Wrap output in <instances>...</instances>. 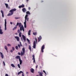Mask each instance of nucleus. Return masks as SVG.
Instances as JSON below:
<instances>
[{"instance_id":"1","label":"nucleus","mask_w":76,"mask_h":76,"mask_svg":"<svg viewBox=\"0 0 76 76\" xmlns=\"http://www.w3.org/2000/svg\"><path fill=\"white\" fill-rule=\"evenodd\" d=\"M16 9L15 8H14L13 9H12L10 10L9 11L10 12L9 13V14H8L7 16H11L13 14L14 12H15V11H16Z\"/></svg>"},{"instance_id":"2","label":"nucleus","mask_w":76,"mask_h":76,"mask_svg":"<svg viewBox=\"0 0 76 76\" xmlns=\"http://www.w3.org/2000/svg\"><path fill=\"white\" fill-rule=\"evenodd\" d=\"M28 16V15H26L25 16V22L24 23V28H26V20H27V18Z\"/></svg>"},{"instance_id":"3","label":"nucleus","mask_w":76,"mask_h":76,"mask_svg":"<svg viewBox=\"0 0 76 76\" xmlns=\"http://www.w3.org/2000/svg\"><path fill=\"white\" fill-rule=\"evenodd\" d=\"M25 53V48H22V51L21 52V56H24Z\"/></svg>"},{"instance_id":"4","label":"nucleus","mask_w":76,"mask_h":76,"mask_svg":"<svg viewBox=\"0 0 76 76\" xmlns=\"http://www.w3.org/2000/svg\"><path fill=\"white\" fill-rule=\"evenodd\" d=\"M33 48H34V49L36 48V42L35 41H34V42L33 44Z\"/></svg>"},{"instance_id":"5","label":"nucleus","mask_w":76,"mask_h":76,"mask_svg":"<svg viewBox=\"0 0 76 76\" xmlns=\"http://www.w3.org/2000/svg\"><path fill=\"white\" fill-rule=\"evenodd\" d=\"M20 31H23V32H24V27L23 25H22L21 26L20 28Z\"/></svg>"},{"instance_id":"6","label":"nucleus","mask_w":76,"mask_h":76,"mask_svg":"<svg viewBox=\"0 0 76 76\" xmlns=\"http://www.w3.org/2000/svg\"><path fill=\"white\" fill-rule=\"evenodd\" d=\"M32 57H33L32 60H34L33 63H35V55H33L32 56Z\"/></svg>"},{"instance_id":"7","label":"nucleus","mask_w":76,"mask_h":76,"mask_svg":"<svg viewBox=\"0 0 76 76\" xmlns=\"http://www.w3.org/2000/svg\"><path fill=\"white\" fill-rule=\"evenodd\" d=\"M5 30H6V24L7 23H6V19H5Z\"/></svg>"},{"instance_id":"8","label":"nucleus","mask_w":76,"mask_h":76,"mask_svg":"<svg viewBox=\"0 0 76 76\" xmlns=\"http://www.w3.org/2000/svg\"><path fill=\"white\" fill-rule=\"evenodd\" d=\"M22 10L24 13H25L26 12V8H23L22 9Z\"/></svg>"},{"instance_id":"9","label":"nucleus","mask_w":76,"mask_h":76,"mask_svg":"<svg viewBox=\"0 0 76 76\" xmlns=\"http://www.w3.org/2000/svg\"><path fill=\"white\" fill-rule=\"evenodd\" d=\"M1 56V57L2 58H4V56H3V53H1V52L0 53Z\"/></svg>"},{"instance_id":"10","label":"nucleus","mask_w":76,"mask_h":76,"mask_svg":"<svg viewBox=\"0 0 76 76\" xmlns=\"http://www.w3.org/2000/svg\"><path fill=\"white\" fill-rule=\"evenodd\" d=\"M30 71L31 73H34V69H33V68H31L30 69Z\"/></svg>"},{"instance_id":"11","label":"nucleus","mask_w":76,"mask_h":76,"mask_svg":"<svg viewBox=\"0 0 76 76\" xmlns=\"http://www.w3.org/2000/svg\"><path fill=\"white\" fill-rule=\"evenodd\" d=\"M15 39H17V40L18 41H19V37H18L16 36L15 37Z\"/></svg>"},{"instance_id":"12","label":"nucleus","mask_w":76,"mask_h":76,"mask_svg":"<svg viewBox=\"0 0 76 76\" xmlns=\"http://www.w3.org/2000/svg\"><path fill=\"white\" fill-rule=\"evenodd\" d=\"M19 61H20V64L21 65L22 63V61L21 60V59H20V58H19Z\"/></svg>"},{"instance_id":"13","label":"nucleus","mask_w":76,"mask_h":76,"mask_svg":"<svg viewBox=\"0 0 76 76\" xmlns=\"http://www.w3.org/2000/svg\"><path fill=\"white\" fill-rule=\"evenodd\" d=\"M41 39H42V37H41V36H40L38 38V42H39V41H40Z\"/></svg>"},{"instance_id":"14","label":"nucleus","mask_w":76,"mask_h":76,"mask_svg":"<svg viewBox=\"0 0 76 76\" xmlns=\"http://www.w3.org/2000/svg\"><path fill=\"white\" fill-rule=\"evenodd\" d=\"M25 7V5L23 4H22L21 6H19V8H23Z\"/></svg>"},{"instance_id":"15","label":"nucleus","mask_w":76,"mask_h":76,"mask_svg":"<svg viewBox=\"0 0 76 76\" xmlns=\"http://www.w3.org/2000/svg\"><path fill=\"white\" fill-rule=\"evenodd\" d=\"M22 37H23V40H24V41H26V37H25V36L24 35H23Z\"/></svg>"},{"instance_id":"16","label":"nucleus","mask_w":76,"mask_h":76,"mask_svg":"<svg viewBox=\"0 0 76 76\" xmlns=\"http://www.w3.org/2000/svg\"><path fill=\"white\" fill-rule=\"evenodd\" d=\"M28 49L29 50L30 52H31V51H32V50L31 49V46L30 45H29Z\"/></svg>"},{"instance_id":"17","label":"nucleus","mask_w":76,"mask_h":76,"mask_svg":"<svg viewBox=\"0 0 76 76\" xmlns=\"http://www.w3.org/2000/svg\"><path fill=\"white\" fill-rule=\"evenodd\" d=\"M31 30H30L28 33V35H31Z\"/></svg>"},{"instance_id":"18","label":"nucleus","mask_w":76,"mask_h":76,"mask_svg":"<svg viewBox=\"0 0 76 76\" xmlns=\"http://www.w3.org/2000/svg\"><path fill=\"white\" fill-rule=\"evenodd\" d=\"M5 4L7 9V8H8V7H9V5H8V4Z\"/></svg>"},{"instance_id":"19","label":"nucleus","mask_w":76,"mask_h":76,"mask_svg":"<svg viewBox=\"0 0 76 76\" xmlns=\"http://www.w3.org/2000/svg\"><path fill=\"white\" fill-rule=\"evenodd\" d=\"M3 32H2V30L1 29H0V34H3Z\"/></svg>"},{"instance_id":"20","label":"nucleus","mask_w":76,"mask_h":76,"mask_svg":"<svg viewBox=\"0 0 76 76\" xmlns=\"http://www.w3.org/2000/svg\"><path fill=\"white\" fill-rule=\"evenodd\" d=\"M26 15H30L31 14L30 13V12H29V11H27L26 12Z\"/></svg>"},{"instance_id":"21","label":"nucleus","mask_w":76,"mask_h":76,"mask_svg":"<svg viewBox=\"0 0 76 76\" xmlns=\"http://www.w3.org/2000/svg\"><path fill=\"white\" fill-rule=\"evenodd\" d=\"M15 59H18L19 58V56H17L15 57Z\"/></svg>"},{"instance_id":"22","label":"nucleus","mask_w":76,"mask_h":76,"mask_svg":"<svg viewBox=\"0 0 76 76\" xmlns=\"http://www.w3.org/2000/svg\"><path fill=\"white\" fill-rule=\"evenodd\" d=\"M45 47V46H44V45H43L42 46V49H43L44 50L45 48L44 47Z\"/></svg>"},{"instance_id":"23","label":"nucleus","mask_w":76,"mask_h":76,"mask_svg":"<svg viewBox=\"0 0 76 76\" xmlns=\"http://www.w3.org/2000/svg\"><path fill=\"white\" fill-rule=\"evenodd\" d=\"M4 48L7 51V48L6 46H5Z\"/></svg>"},{"instance_id":"24","label":"nucleus","mask_w":76,"mask_h":76,"mask_svg":"<svg viewBox=\"0 0 76 76\" xmlns=\"http://www.w3.org/2000/svg\"><path fill=\"white\" fill-rule=\"evenodd\" d=\"M17 28V26H15L14 27V28L13 29V31H14V30H15Z\"/></svg>"},{"instance_id":"25","label":"nucleus","mask_w":76,"mask_h":76,"mask_svg":"<svg viewBox=\"0 0 76 76\" xmlns=\"http://www.w3.org/2000/svg\"><path fill=\"white\" fill-rule=\"evenodd\" d=\"M26 39L28 42V43H30V40H29V39H28V38H27Z\"/></svg>"},{"instance_id":"26","label":"nucleus","mask_w":76,"mask_h":76,"mask_svg":"<svg viewBox=\"0 0 76 76\" xmlns=\"http://www.w3.org/2000/svg\"><path fill=\"white\" fill-rule=\"evenodd\" d=\"M11 66H12V67H15V65H14V64H11Z\"/></svg>"},{"instance_id":"27","label":"nucleus","mask_w":76,"mask_h":76,"mask_svg":"<svg viewBox=\"0 0 76 76\" xmlns=\"http://www.w3.org/2000/svg\"><path fill=\"white\" fill-rule=\"evenodd\" d=\"M39 75L40 76H42V73L41 72L40 73H39Z\"/></svg>"},{"instance_id":"28","label":"nucleus","mask_w":76,"mask_h":76,"mask_svg":"<svg viewBox=\"0 0 76 76\" xmlns=\"http://www.w3.org/2000/svg\"><path fill=\"white\" fill-rule=\"evenodd\" d=\"M20 45H19V46H21V47H22V44L21 43V42H20Z\"/></svg>"},{"instance_id":"29","label":"nucleus","mask_w":76,"mask_h":76,"mask_svg":"<svg viewBox=\"0 0 76 76\" xmlns=\"http://www.w3.org/2000/svg\"><path fill=\"white\" fill-rule=\"evenodd\" d=\"M33 34L34 35H37V32H34L33 33Z\"/></svg>"},{"instance_id":"30","label":"nucleus","mask_w":76,"mask_h":76,"mask_svg":"<svg viewBox=\"0 0 76 76\" xmlns=\"http://www.w3.org/2000/svg\"><path fill=\"white\" fill-rule=\"evenodd\" d=\"M22 73V74H23V72L22 71H20L19 72V74H20V73Z\"/></svg>"},{"instance_id":"31","label":"nucleus","mask_w":76,"mask_h":76,"mask_svg":"<svg viewBox=\"0 0 76 76\" xmlns=\"http://www.w3.org/2000/svg\"><path fill=\"white\" fill-rule=\"evenodd\" d=\"M44 49H41V52L42 53H44Z\"/></svg>"},{"instance_id":"32","label":"nucleus","mask_w":76,"mask_h":76,"mask_svg":"<svg viewBox=\"0 0 76 76\" xmlns=\"http://www.w3.org/2000/svg\"><path fill=\"white\" fill-rule=\"evenodd\" d=\"M15 48H16V49H17V50H18V46H16L15 47Z\"/></svg>"},{"instance_id":"33","label":"nucleus","mask_w":76,"mask_h":76,"mask_svg":"<svg viewBox=\"0 0 76 76\" xmlns=\"http://www.w3.org/2000/svg\"><path fill=\"white\" fill-rule=\"evenodd\" d=\"M7 46H8V47H9V46H11V45H10V44H7Z\"/></svg>"},{"instance_id":"34","label":"nucleus","mask_w":76,"mask_h":76,"mask_svg":"<svg viewBox=\"0 0 76 76\" xmlns=\"http://www.w3.org/2000/svg\"><path fill=\"white\" fill-rule=\"evenodd\" d=\"M21 25H22V24L21 23H19V27H20V26H21Z\"/></svg>"},{"instance_id":"35","label":"nucleus","mask_w":76,"mask_h":76,"mask_svg":"<svg viewBox=\"0 0 76 76\" xmlns=\"http://www.w3.org/2000/svg\"><path fill=\"white\" fill-rule=\"evenodd\" d=\"M12 50L13 51H14L15 50V48H14L13 47H12Z\"/></svg>"},{"instance_id":"36","label":"nucleus","mask_w":76,"mask_h":76,"mask_svg":"<svg viewBox=\"0 0 76 76\" xmlns=\"http://www.w3.org/2000/svg\"><path fill=\"white\" fill-rule=\"evenodd\" d=\"M1 12L2 14H3V11L2 10H1Z\"/></svg>"},{"instance_id":"37","label":"nucleus","mask_w":76,"mask_h":76,"mask_svg":"<svg viewBox=\"0 0 76 76\" xmlns=\"http://www.w3.org/2000/svg\"><path fill=\"white\" fill-rule=\"evenodd\" d=\"M3 63L4 66H5V63H4V61H3Z\"/></svg>"},{"instance_id":"38","label":"nucleus","mask_w":76,"mask_h":76,"mask_svg":"<svg viewBox=\"0 0 76 76\" xmlns=\"http://www.w3.org/2000/svg\"><path fill=\"white\" fill-rule=\"evenodd\" d=\"M19 18L15 17V19H19Z\"/></svg>"},{"instance_id":"39","label":"nucleus","mask_w":76,"mask_h":76,"mask_svg":"<svg viewBox=\"0 0 76 76\" xmlns=\"http://www.w3.org/2000/svg\"><path fill=\"white\" fill-rule=\"evenodd\" d=\"M19 24V23H17V26H18Z\"/></svg>"},{"instance_id":"40","label":"nucleus","mask_w":76,"mask_h":76,"mask_svg":"<svg viewBox=\"0 0 76 76\" xmlns=\"http://www.w3.org/2000/svg\"><path fill=\"white\" fill-rule=\"evenodd\" d=\"M35 40H36V42H37V39L36 38H35Z\"/></svg>"},{"instance_id":"41","label":"nucleus","mask_w":76,"mask_h":76,"mask_svg":"<svg viewBox=\"0 0 76 76\" xmlns=\"http://www.w3.org/2000/svg\"><path fill=\"white\" fill-rule=\"evenodd\" d=\"M5 76H9V75H8V74H5Z\"/></svg>"},{"instance_id":"42","label":"nucleus","mask_w":76,"mask_h":76,"mask_svg":"<svg viewBox=\"0 0 76 76\" xmlns=\"http://www.w3.org/2000/svg\"><path fill=\"white\" fill-rule=\"evenodd\" d=\"M28 9L29 10H31V8L30 7H28Z\"/></svg>"},{"instance_id":"43","label":"nucleus","mask_w":76,"mask_h":76,"mask_svg":"<svg viewBox=\"0 0 76 76\" xmlns=\"http://www.w3.org/2000/svg\"><path fill=\"white\" fill-rule=\"evenodd\" d=\"M10 52H11V53H13V50H10Z\"/></svg>"},{"instance_id":"44","label":"nucleus","mask_w":76,"mask_h":76,"mask_svg":"<svg viewBox=\"0 0 76 76\" xmlns=\"http://www.w3.org/2000/svg\"><path fill=\"white\" fill-rule=\"evenodd\" d=\"M2 16L3 18L4 17V14H2Z\"/></svg>"},{"instance_id":"45","label":"nucleus","mask_w":76,"mask_h":76,"mask_svg":"<svg viewBox=\"0 0 76 76\" xmlns=\"http://www.w3.org/2000/svg\"><path fill=\"white\" fill-rule=\"evenodd\" d=\"M19 37H21V34H20V33H19Z\"/></svg>"},{"instance_id":"46","label":"nucleus","mask_w":76,"mask_h":76,"mask_svg":"<svg viewBox=\"0 0 76 76\" xmlns=\"http://www.w3.org/2000/svg\"><path fill=\"white\" fill-rule=\"evenodd\" d=\"M10 23L11 24V25H12V24H13V23H12V22H11Z\"/></svg>"},{"instance_id":"47","label":"nucleus","mask_w":76,"mask_h":76,"mask_svg":"<svg viewBox=\"0 0 76 76\" xmlns=\"http://www.w3.org/2000/svg\"><path fill=\"white\" fill-rule=\"evenodd\" d=\"M18 33H19V30H18Z\"/></svg>"},{"instance_id":"48","label":"nucleus","mask_w":76,"mask_h":76,"mask_svg":"<svg viewBox=\"0 0 76 76\" xmlns=\"http://www.w3.org/2000/svg\"><path fill=\"white\" fill-rule=\"evenodd\" d=\"M18 68H19V64H18Z\"/></svg>"},{"instance_id":"49","label":"nucleus","mask_w":76,"mask_h":76,"mask_svg":"<svg viewBox=\"0 0 76 76\" xmlns=\"http://www.w3.org/2000/svg\"><path fill=\"white\" fill-rule=\"evenodd\" d=\"M15 35H18V33H16L15 34Z\"/></svg>"},{"instance_id":"50","label":"nucleus","mask_w":76,"mask_h":76,"mask_svg":"<svg viewBox=\"0 0 76 76\" xmlns=\"http://www.w3.org/2000/svg\"><path fill=\"white\" fill-rule=\"evenodd\" d=\"M26 1L27 2H28V1H29V0H26Z\"/></svg>"},{"instance_id":"51","label":"nucleus","mask_w":76,"mask_h":76,"mask_svg":"<svg viewBox=\"0 0 76 76\" xmlns=\"http://www.w3.org/2000/svg\"><path fill=\"white\" fill-rule=\"evenodd\" d=\"M37 67H38V65H37L36 67V69H37Z\"/></svg>"},{"instance_id":"52","label":"nucleus","mask_w":76,"mask_h":76,"mask_svg":"<svg viewBox=\"0 0 76 76\" xmlns=\"http://www.w3.org/2000/svg\"><path fill=\"white\" fill-rule=\"evenodd\" d=\"M28 19H29V18H27V21H28Z\"/></svg>"},{"instance_id":"53","label":"nucleus","mask_w":76,"mask_h":76,"mask_svg":"<svg viewBox=\"0 0 76 76\" xmlns=\"http://www.w3.org/2000/svg\"><path fill=\"white\" fill-rule=\"evenodd\" d=\"M22 76H24V75H23V74H22Z\"/></svg>"},{"instance_id":"54","label":"nucleus","mask_w":76,"mask_h":76,"mask_svg":"<svg viewBox=\"0 0 76 76\" xmlns=\"http://www.w3.org/2000/svg\"><path fill=\"white\" fill-rule=\"evenodd\" d=\"M8 9H10V7H8Z\"/></svg>"},{"instance_id":"55","label":"nucleus","mask_w":76,"mask_h":76,"mask_svg":"<svg viewBox=\"0 0 76 76\" xmlns=\"http://www.w3.org/2000/svg\"><path fill=\"white\" fill-rule=\"evenodd\" d=\"M18 47H19V44H18Z\"/></svg>"},{"instance_id":"56","label":"nucleus","mask_w":76,"mask_h":76,"mask_svg":"<svg viewBox=\"0 0 76 76\" xmlns=\"http://www.w3.org/2000/svg\"><path fill=\"white\" fill-rule=\"evenodd\" d=\"M19 75V72L18 73V75Z\"/></svg>"},{"instance_id":"57","label":"nucleus","mask_w":76,"mask_h":76,"mask_svg":"<svg viewBox=\"0 0 76 76\" xmlns=\"http://www.w3.org/2000/svg\"><path fill=\"white\" fill-rule=\"evenodd\" d=\"M19 34H20V35H21V34H22V33L21 32H20L19 33Z\"/></svg>"},{"instance_id":"58","label":"nucleus","mask_w":76,"mask_h":76,"mask_svg":"<svg viewBox=\"0 0 76 76\" xmlns=\"http://www.w3.org/2000/svg\"><path fill=\"white\" fill-rule=\"evenodd\" d=\"M0 29H1V26H0Z\"/></svg>"},{"instance_id":"59","label":"nucleus","mask_w":76,"mask_h":76,"mask_svg":"<svg viewBox=\"0 0 76 76\" xmlns=\"http://www.w3.org/2000/svg\"><path fill=\"white\" fill-rule=\"evenodd\" d=\"M18 55H19V52H18Z\"/></svg>"},{"instance_id":"60","label":"nucleus","mask_w":76,"mask_h":76,"mask_svg":"<svg viewBox=\"0 0 76 76\" xmlns=\"http://www.w3.org/2000/svg\"><path fill=\"white\" fill-rule=\"evenodd\" d=\"M40 73V72H38V73H39H39Z\"/></svg>"},{"instance_id":"61","label":"nucleus","mask_w":76,"mask_h":76,"mask_svg":"<svg viewBox=\"0 0 76 76\" xmlns=\"http://www.w3.org/2000/svg\"><path fill=\"white\" fill-rule=\"evenodd\" d=\"M8 2H9V0H8Z\"/></svg>"},{"instance_id":"62","label":"nucleus","mask_w":76,"mask_h":76,"mask_svg":"<svg viewBox=\"0 0 76 76\" xmlns=\"http://www.w3.org/2000/svg\"><path fill=\"white\" fill-rule=\"evenodd\" d=\"M19 55H20V53H19Z\"/></svg>"},{"instance_id":"63","label":"nucleus","mask_w":76,"mask_h":76,"mask_svg":"<svg viewBox=\"0 0 76 76\" xmlns=\"http://www.w3.org/2000/svg\"><path fill=\"white\" fill-rule=\"evenodd\" d=\"M19 68H20V65L19 66Z\"/></svg>"},{"instance_id":"64","label":"nucleus","mask_w":76,"mask_h":76,"mask_svg":"<svg viewBox=\"0 0 76 76\" xmlns=\"http://www.w3.org/2000/svg\"><path fill=\"white\" fill-rule=\"evenodd\" d=\"M18 7H19V6H18Z\"/></svg>"}]
</instances>
